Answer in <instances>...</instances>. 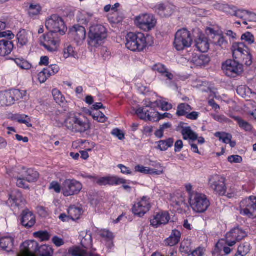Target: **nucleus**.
<instances>
[{
	"instance_id": "0eeeda50",
	"label": "nucleus",
	"mask_w": 256,
	"mask_h": 256,
	"mask_svg": "<svg viewBox=\"0 0 256 256\" xmlns=\"http://www.w3.org/2000/svg\"><path fill=\"white\" fill-rule=\"evenodd\" d=\"M188 203L192 210L197 213L205 212L210 206V202L207 196L200 192L192 195Z\"/></svg>"
},
{
	"instance_id": "393cba45",
	"label": "nucleus",
	"mask_w": 256,
	"mask_h": 256,
	"mask_svg": "<svg viewBox=\"0 0 256 256\" xmlns=\"http://www.w3.org/2000/svg\"><path fill=\"white\" fill-rule=\"evenodd\" d=\"M156 10L162 17H169L175 10V6L170 4H160L155 6Z\"/></svg>"
},
{
	"instance_id": "c03bdc74",
	"label": "nucleus",
	"mask_w": 256,
	"mask_h": 256,
	"mask_svg": "<svg viewBox=\"0 0 256 256\" xmlns=\"http://www.w3.org/2000/svg\"><path fill=\"white\" fill-rule=\"evenodd\" d=\"M90 115L92 116L93 119L99 122H104L107 120V117L100 111L90 112Z\"/></svg>"
},
{
	"instance_id": "9b49d317",
	"label": "nucleus",
	"mask_w": 256,
	"mask_h": 256,
	"mask_svg": "<svg viewBox=\"0 0 256 256\" xmlns=\"http://www.w3.org/2000/svg\"><path fill=\"white\" fill-rule=\"evenodd\" d=\"M240 212L249 218L256 217V196H250L240 201L239 204Z\"/></svg>"
},
{
	"instance_id": "2f4dec72",
	"label": "nucleus",
	"mask_w": 256,
	"mask_h": 256,
	"mask_svg": "<svg viewBox=\"0 0 256 256\" xmlns=\"http://www.w3.org/2000/svg\"><path fill=\"white\" fill-rule=\"evenodd\" d=\"M152 70L160 74L162 76H164L169 80H172L174 78L173 74L168 71L166 66L160 63L156 64L153 66Z\"/></svg>"
},
{
	"instance_id": "69168bd1",
	"label": "nucleus",
	"mask_w": 256,
	"mask_h": 256,
	"mask_svg": "<svg viewBox=\"0 0 256 256\" xmlns=\"http://www.w3.org/2000/svg\"><path fill=\"white\" fill-rule=\"evenodd\" d=\"M118 167L120 170V172L122 174H133V172L130 170V168L122 164H120L118 166Z\"/></svg>"
},
{
	"instance_id": "4c0bfd02",
	"label": "nucleus",
	"mask_w": 256,
	"mask_h": 256,
	"mask_svg": "<svg viewBox=\"0 0 256 256\" xmlns=\"http://www.w3.org/2000/svg\"><path fill=\"white\" fill-rule=\"evenodd\" d=\"M192 107L186 103H182L178 105L176 114L178 116H186L192 110Z\"/></svg>"
},
{
	"instance_id": "6ab92c4d",
	"label": "nucleus",
	"mask_w": 256,
	"mask_h": 256,
	"mask_svg": "<svg viewBox=\"0 0 256 256\" xmlns=\"http://www.w3.org/2000/svg\"><path fill=\"white\" fill-rule=\"evenodd\" d=\"M38 246L35 240H26L21 244L18 256H36Z\"/></svg>"
},
{
	"instance_id": "4d7b16f0",
	"label": "nucleus",
	"mask_w": 256,
	"mask_h": 256,
	"mask_svg": "<svg viewBox=\"0 0 256 256\" xmlns=\"http://www.w3.org/2000/svg\"><path fill=\"white\" fill-rule=\"evenodd\" d=\"M50 77V75L45 70V68H44L38 75V79L41 84L45 82Z\"/></svg>"
},
{
	"instance_id": "412c9836",
	"label": "nucleus",
	"mask_w": 256,
	"mask_h": 256,
	"mask_svg": "<svg viewBox=\"0 0 256 256\" xmlns=\"http://www.w3.org/2000/svg\"><path fill=\"white\" fill-rule=\"evenodd\" d=\"M20 223L26 228H30L36 223V216L28 209L22 211L20 215Z\"/></svg>"
},
{
	"instance_id": "a211bd4d",
	"label": "nucleus",
	"mask_w": 256,
	"mask_h": 256,
	"mask_svg": "<svg viewBox=\"0 0 256 256\" xmlns=\"http://www.w3.org/2000/svg\"><path fill=\"white\" fill-rule=\"evenodd\" d=\"M246 236V232L241 228L239 226L234 228L226 234L225 243L228 246H232Z\"/></svg>"
},
{
	"instance_id": "bf43d9fd",
	"label": "nucleus",
	"mask_w": 256,
	"mask_h": 256,
	"mask_svg": "<svg viewBox=\"0 0 256 256\" xmlns=\"http://www.w3.org/2000/svg\"><path fill=\"white\" fill-rule=\"evenodd\" d=\"M49 188L50 190H54L56 193H60L61 190H62V186L56 181H52L50 185Z\"/></svg>"
},
{
	"instance_id": "5701e85b",
	"label": "nucleus",
	"mask_w": 256,
	"mask_h": 256,
	"mask_svg": "<svg viewBox=\"0 0 256 256\" xmlns=\"http://www.w3.org/2000/svg\"><path fill=\"white\" fill-rule=\"evenodd\" d=\"M70 34L78 45H81L86 38V28L79 25L74 26L71 29Z\"/></svg>"
},
{
	"instance_id": "a18cd8bd",
	"label": "nucleus",
	"mask_w": 256,
	"mask_h": 256,
	"mask_svg": "<svg viewBox=\"0 0 256 256\" xmlns=\"http://www.w3.org/2000/svg\"><path fill=\"white\" fill-rule=\"evenodd\" d=\"M42 10V8L40 4H31L28 10V14L30 17L34 18L40 14Z\"/></svg>"
},
{
	"instance_id": "c9c22d12",
	"label": "nucleus",
	"mask_w": 256,
	"mask_h": 256,
	"mask_svg": "<svg viewBox=\"0 0 256 256\" xmlns=\"http://www.w3.org/2000/svg\"><path fill=\"white\" fill-rule=\"evenodd\" d=\"M174 142V138H169L165 140H160L157 142L156 148L160 151H166L168 148H172Z\"/></svg>"
},
{
	"instance_id": "6e6552de",
	"label": "nucleus",
	"mask_w": 256,
	"mask_h": 256,
	"mask_svg": "<svg viewBox=\"0 0 256 256\" xmlns=\"http://www.w3.org/2000/svg\"><path fill=\"white\" fill-rule=\"evenodd\" d=\"M45 24L49 32L63 36L67 31V27L64 20L58 14H52L48 18Z\"/></svg>"
},
{
	"instance_id": "052dcab7",
	"label": "nucleus",
	"mask_w": 256,
	"mask_h": 256,
	"mask_svg": "<svg viewBox=\"0 0 256 256\" xmlns=\"http://www.w3.org/2000/svg\"><path fill=\"white\" fill-rule=\"evenodd\" d=\"M111 134L112 135L118 138L120 140H123L124 138V134L118 128L112 130Z\"/></svg>"
},
{
	"instance_id": "680f3d73",
	"label": "nucleus",
	"mask_w": 256,
	"mask_h": 256,
	"mask_svg": "<svg viewBox=\"0 0 256 256\" xmlns=\"http://www.w3.org/2000/svg\"><path fill=\"white\" fill-rule=\"evenodd\" d=\"M228 160L230 163L238 164L242 162V158L238 155H232L228 157Z\"/></svg>"
},
{
	"instance_id": "c756f323",
	"label": "nucleus",
	"mask_w": 256,
	"mask_h": 256,
	"mask_svg": "<svg viewBox=\"0 0 256 256\" xmlns=\"http://www.w3.org/2000/svg\"><path fill=\"white\" fill-rule=\"evenodd\" d=\"M150 110H154L151 108V104L145 108H140L136 112L138 117L142 120H152L151 114Z\"/></svg>"
},
{
	"instance_id": "864d4df0",
	"label": "nucleus",
	"mask_w": 256,
	"mask_h": 256,
	"mask_svg": "<svg viewBox=\"0 0 256 256\" xmlns=\"http://www.w3.org/2000/svg\"><path fill=\"white\" fill-rule=\"evenodd\" d=\"M45 70L48 74L50 76H54L60 70V67L57 64H51L45 68Z\"/></svg>"
},
{
	"instance_id": "1a4fd4ad",
	"label": "nucleus",
	"mask_w": 256,
	"mask_h": 256,
	"mask_svg": "<svg viewBox=\"0 0 256 256\" xmlns=\"http://www.w3.org/2000/svg\"><path fill=\"white\" fill-rule=\"evenodd\" d=\"M40 44L48 52H57L60 46V40L58 34L48 32L43 34L40 39Z\"/></svg>"
},
{
	"instance_id": "cd10ccee",
	"label": "nucleus",
	"mask_w": 256,
	"mask_h": 256,
	"mask_svg": "<svg viewBox=\"0 0 256 256\" xmlns=\"http://www.w3.org/2000/svg\"><path fill=\"white\" fill-rule=\"evenodd\" d=\"M182 234L178 230H172L170 236L164 241L165 246H174L176 245L180 242Z\"/></svg>"
},
{
	"instance_id": "f704fd0d",
	"label": "nucleus",
	"mask_w": 256,
	"mask_h": 256,
	"mask_svg": "<svg viewBox=\"0 0 256 256\" xmlns=\"http://www.w3.org/2000/svg\"><path fill=\"white\" fill-rule=\"evenodd\" d=\"M181 134L184 140L189 139L194 141L198 138V134L192 130L190 126L183 128L182 130Z\"/></svg>"
},
{
	"instance_id": "79ce46f5",
	"label": "nucleus",
	"mask_w": 256,
	"mask_h": 256,
	"mask_svg": "<svg viewBox=\"0 0 256 256\" xmlns=\"http://www.w3.org/2000/svg\"><path fill=\"white\" fill-rule=\"evenodd\" d=\"M213 43L222 49L226 48L228 44V42L225 40L224 36L219 34L214 36Z\"/></svg>"
},
{
	"instance_id": "7ed1b4c3",
	"label": "nucleus",
	"mask_w": 256,
	"mask_h": 256,
	"mask_svg": "<svg viewBox=\"0 0 256 256\" xmlns=\"http://www.w3.org/2000/svg\"><path fill=\"white\" fill-rule=\"evenodd\" d=\"M108 37V30L102 24H94L90 28L88 42L90 46L97 48L104 43Z\"/></svg>"
},
{
	"instance_id": "72a5a7b5",
	"label": "nucleus",
	"mask_w": 256,
	"mask_h": 256,
	"mask_svg": "<svg viewBox=\"0 0 256 256\" xmlns=\"http://www.w3.org/2000/svg\"><path fill=\"white\" fill-rule=\"evenodd\" d=\"M69 252L74 256H100L98 254L88 252L80 246H74L69 249Z\"/></svg>"
},
{
	"instance_id": "c85d7f7f",
	"label": "nucleus",
	"mask_w": 256,
	"mask_h": 256,
	"mask_svg": "<svg viewBox=\"0 0 256 256\" xmlns=\"http://www.w3.org/2000/svg\"><path fill=\"white\" fill-rule=\"evenodd\" d=\"M16 46L18 48H22L28 44L29 42L28 34L24 29L20 30L16 36Z\"/></svg>"
},
{
	"instance_id": "e2e57ef3",
	"label": "nucleus",
	"mask_w": 256,
	"mask_h": 256,
	"mask_svg": "<svg viewBox=\"0 0 256 256\" xmlns=\"http://www.w3.org/2000/svg\"><path fill=\"white\" fill-rule=\"evenodd\" d=\"M250 14L248 11L244 10H238L236 9L234 12V16L238 18H242L246 14Z\"/></svg>"
},
{
	"instance_id": "f3484780",
	"label": "nucleus",
	"mask_w": 256,
	"mask_h": 256,
	"mask_svg": "<svg viewBox=\"0 0 256 256\" xmlns=\"http://www.w3.org/2000/svg\"><path fill=\"white\" fill-rule=\"evenodd\" d=\"M170 202L172 206L176 208L177 212L180 214H186L190 210L186 196L182 192L172 194Z\"/></svg>"
},
{
	"instance_id": "f257e3e1",
	"label": "nucleus",
	"mask_w": 256,
	"mask_h": 256,
	"mask_svg": "<svg viewBox=\"0 0 256 256\" xmlns=\"http://www.w3.org/2000/svg\"><path fill=\"white\" fill-rule=\"evenodd\" d=\"M88 118L82 114H70L64 120L62 126L72 132L83 134L91 129Z\"/></svg>"
},
{
	"instance_id": "f8f14e48",
	"label": "nucleus",
	"mask_w": 256,
	"mask_h": 256,
	"mask_svg": "<svg viewBox=\"0 0 256 256\" xmlns=\"http://www.w3.org/2000/svg\"><path fill=\"white\" fill-rule=\"evenodd\" d=\"M93 184L99 186H118L120 184H126V180L119 178L116 176H106L100 177L96 174L90 175V178Z\"/></svg>"
},
{
	"instance_id": "20e7f679",
	"label": "nucleus",
	"mask_w": 256,
	"mask_h": 256,
	"mask_svg": "<svg viewBox=\"0 0 256 256\" xmlns=\"http://www.w3.org/2000/svg\"><path fill=\"white\" fill-rule=\"evenodd\" d=\"M232 50L234 59L242 64L250 66L252 63V56L250 48L243 42L233 44Z\"/></svg>"
},
{
	"instance_id": "a19ab883",
	"label": "nucleus",
	"mask_w": 256,
	"mask_h": 256,
	"mask_svg": "<svg viewBox=\"0 0 256 256\" xmlns=\"http://www.w3.org/2000/svg\"><path fill=\"white\" fill-rule=\"evenodd\" d=\"M210 62V58L206 55L201 54L194 60V64L197 66H204Z\"/></svg>"
},
{
	"instance_id": "b1692460",
	"label": "nucleus",
	"mask_w": 256,
	"mask_h": 256,
	"mask_svg": "<svg viewBox=\"0 0 256 256\" xmlns=\"http://www.w3.org/2000/svg\"><path fill=\"white\" fill-rule=\"evenodd\" d=\"M21 98L22 96L20 91L19 90H14L6 92L2 101L6 106H10Z\"/></svg>"
},
{
	"instance_id": "aec40b11",
	"label": "nucleus",
	"mask_w": 256,
	"mask_h": 256,
	"mask_svg": "<svg viewBox=\"0 0 256 256\" xmlns=\"http://www.w3.org/2000/svg\"><path fill=\"white\" fill-rule=\"evenodd\" d=\"M26 203L21 192L18 190L12 191L9 195L8 204L14 209L20 208L25 206Z\"/></svg>"
},
{
	"instance_id": "39448f33",
	"label": "nucleus",
	"mask_w": 256,
	"mask_h": 256,
	"mask_svg": "<svg viewBox=\"0 0 256 256\" xmlns=\"http://www.w3.org/2000/svg\"><path fill=\"white\" fill-rule=\"evenodd\" d=\"M192 38L190 31L183 28L179 30L175 34L173 46L178 51H182L191 47Z\"/></svg>"
},
{
	"instance_id": "37998d69",
	"label": "nucleus",
	"mask_w": 256,
	"mask_h": 256,
	"mask_svg": "<svg viewBox=\"0 0 256 256\" xmlns=\"http://www.w3.org/2000/svg\"><path fill=\"white\" fill-rule=\"evenodd\" d=\"M214 136L217 138H218L220 141H222L225 144H228L232 138L231 134L225 132H216L215 133Z\"/></svg>"
},
{
	"instance_id": "58836bf2",
	"label": "nucleus",
	"mask_w": 256,
	"mask_h": 256,
	"mask_svg": "<svg viewBox=\"0 0 256 256\" xmlns=\"http://www.w3.org/2000/svg\"><path fill=\"white\" fill-rule=\"evenodd\" d=\"M54 250L52 248L47 245L38 246L36 256H53Z\"/></svg>"
},
{
	"instance_id": "a878e982",
	"label": "nucleus",
	"mask_w": 256,
	"mask_h": 256,
	"mask_svg": "<svg viewBox=\"0 0 256 256\" xmlns=\"http://www.w3.org/2000/svg\"><path fill=\"white\" fill-rule=\"evenodd\" d=\"M14 238L12 236H4L0 238V248L6 252L13 250L14 246Z\"/></svg>"
},
{
	"instance_id": "473e14b6",
	"label": "nucleus",
	"mask_w": 256,
	"mask_h": 256,
	"mask_svg": "<svg viewBox=\"0 0 256 256\" xmlns=\"http://www.w3.org/2000/svg\"><path fill=\"white\" fill-rule=\"evenodd\" d=\"M22 170H24V177L26 180L28 182H34L37 180L39 177V174L38 172L33 168H27L24 166L22 168Z\"/></svg>"
},
{
	"instance_id": "9d476101",
	"label": "nucleus",
	"mask_w": 256,
	"mask_h": 256,
	"mask_svg": "<svg viewBox=\"0 0 256 256\" xmlns=\"http://www.w3.org/2000/svg\"><path fill=\"white\" fill-rule=\"evenodd\" d=\"M15 37L11 30L0 32V38H6L0 40V56L5 57L11 54L14 50V45L12 40Z\"/></svg>"
},
{
	"instance_id": "4468645a",
	"label": "nucleus",
	"mask_w": 256,
	"mask_h": 256,
	"mask_svg": "<svg viewBox=\"0 0 256 256\" xmlns=\"http://www.w3.org/2000/svg\"><path fill=\"white\" fill-rule=\"evenodd\" d=\"M151 208L150 198L148 196H144L137 200L132 210L134 216L142 218L150 210Z\"/></svg>"
},
{
	"instance_id": "dca6fc26",
	"label": "nucleus",
	"mask_w": 256,
	"mask_h": 256,
	"mask_svg": "<svg viewBox=\"0 0 256 256\" xmlns=\"http://www.w3.org/2000/svg\"><path fill=\"white\" fill-rule=\"evenodd\" d=\"M240 63L235 59L228 60L222 64V69L228 76L236 78L243 72L242 64Z\"/></svg>"
},
{
	"instance_id": "e433bc0d",
	"label": "nucleus",
	"mask_w": 256,
	"mask_h": 256,
	"mask_svg": "<svg viewBox=\"0 0 256 256\" xmlns=\"http://www.w3.org/2000/svg\"><path fill=\"white\" fill-rule=\"evenodd\" d=\"M12 120L20 124H25L28 128L32 127L30 118L26 114H15L12 116Z\"/></svg>"
},
{
	"instance_id": "49530a36",
	"label": "nucleus",
	"mask_w": 256,
	"mask_h": 256,
	"mask_svg": "<svg viewBox=\"0 0 256 256\" xmlns=\"http://www.w3.org/2000/svg\"><path fill=\"white\" fill-rule=\"evenodd\" d=\"M182 253L188 254L191 252V242L189 240H184L180 244V248Z\"/></svg>"
},
{
	"instance_id": "774afa93",
	"label": "nucleus",
	"mask_w": 256,
	"mask_h": 256,
	"mask_svg": "<svg viewBox=\"0 0 256 256\" xmlns=\"http://www.w3.org/2000/svg\"><path fill=\"white\" fill-rule=\"evenodd\" d=\"M200 112H189L187 116H186V118L192 120H197L200 116Z\"/></svg>"
},
{
	"instance_id": "ddd939ff",
	"label": "nucleus",
	"mask_w": 256,
	"mask_h": 256,
	"mask_svg": "<svg viewBox=\"0 0 256 256\" xmlns=\"http://www.w3.org/2000/svg\"><path fill=\"white\" fill-rule=\"evenodd\" d=\"M82 184L74 178L66 179L62 184V193L64 196L78 194L82 190Z\"/></svg>"
},
{
	"instance_id": "603ef678",
	"label": "nucleus",
	"mask_w": 256,
	"mask_h": 256,
	"mask_svg": "<svg viewBox=\"0 0 256 256\" xmlns=\"http://www.w3.org/2000/svg\"><path fill=\"white\" fill-rule=\"evenodd\" d=\"M250 250V244L248 243L244 242L240 244L238 248V252L241 256H246Z\"/></svg>"
},
{
	"instance_id": "09e8293b",
	"label": "nucleus",
	"mask_w": 256,
	"mask_h": 256,
	"mask_svg": "<svg viewBox=\"0 0 256 256\" xmlns=\"http://www.w3.org/2000/svg\"><path fill=\"white\" fill-rule=\"evenodd\" d=\"M92 240L91 235H86L81 240V244L83 248L82 250H86V251L88 249L90 248L92 246Z\"/></svg>"
},
{
	"instance_id": "f03ea898",
	"label": "nucleus",
	"mask_w": 256,
	"mask_h": 256,
	"mask_svg": "<svg viewBox=\"0 0 256 256\" xmlns=\"http://www.w3.org/2000/svg\"><path fill=\"white\" fill-rule=\"evenodd\" d=\"M148 36L141 32H130L126 36V48L134 52H143L147 47L150 46L148 42Z\"/></svg>"
},
{
	"instance_id": "2eb2a0df",
	"label": "nucleus",
	"mask_w": 256,
	"mask_h": 256,
	"mask_svg": "<svg viewBox=\"0 0 256 256\" xmlns=\"http://www.w3.org/2000/svg\"><path fill=\"white\" fill-rule=\"evenodd\" d=\"M134 23L140 30L149 32L156 26V20L152 14H146L136 17Z\"/></svg>"
},
{
	"instance_id": "0e129e2a",
	"label": "nucleus",
	"mask_w": 256,
	"mask_h": 256,
	"mask_svg": "<svg viewBox=\"0 0 256 256\" xmlns=\"http://www.w3.org/2000/svg\"><path fill=\"white\" fill-rule=\"evenodd\" d=\"M224 9L226 13L233 16L236 7L232 5H225Z\"/></svg>"
},
{
	"instance_id": "423d86ee",
	"label": "nucleus",
	"mask_w": 256,
	"mask_h": 256,
	"mask_svg": "<svg viewBox=\"0 0 256 256\" xmlns=\"http://www.w3.org/2000/svg\"><path fill=\"white\" fill-rule=\"evenodd\" d=\"M226 179L222 176L214 174L208 178V185L214 193L219 196H225L227 191Z\"/></svg>"
},
{
	"instance_id": "3c124183",
	"label": "nucleus",
	"mask_w": 256,
	"mask_h": 256,
	"mask_svg": "<svg viewBox=\"0 0 256 256\" xmlns=\"http://www.w3.org/2000/svg\"><path fill=\"white\" fill-rule=\"evenodd\" d=\"M234 120L238 122L240 127L246 132H250L252 130V125L247 122L244 121L238 116L234 117Z\"/></svg>"
},
{
	"instance_id": "6e6d98bb",
	"label": "nucleus",
	"mask_w": 256,
	"mask_h": 256,
	"mask_svg": "<svg viewBox=\"0 0 256 256\" xmlns=\"http://www.w3.org/2000/svg\"><path fill=\"white\" fill-rule=\"evenodd\" d=\"M241 39L247 42L249 44H252L254 42V35L248 32L242 34Z\"/></svg>"
},
{
	"instance_id": "4be33fe9",
	"label": "nucleus",
	"mask_w": 256,
	"mask_h": 256,
	"mask_svg": "<svg viewBox=\"0 0 256 256\" xmlns=\"http://www.w3.org/2000/svg\"><path fill=\"white\" fill-rule=\"evenodd\" d=\"M170 220V216L168 212H160L156 213L153 218L150 220V225L157 228L162 225L167 224Z\"/></svg>"
},
{
	"instance_id": "5fc2aeb1",
	"label": "nucleus",
	"mask_w": 256,
	"mask_h": 256,
	"mask_svg": "<svg viewBox=\"0 0 256 256\" xmlns=\"http://www.w3.org/2000/svg\"><path fill=\"white\" fill-rule=\"evenodd\" d=\"M76 56V54L74 51V48L71 46H69L66 48H64V56L65 58H68L69 57H74Z\"/></svg>"
},
{
	"instance_id": "ea45409f",
	"label": "nucleus",
	"mask_w": 256,
	"mask_h": 256,
	"mask_svg": "<svg viewBox=\"0 0 256 256\" xmlns=\"http://www.w3.org/2000/svg\"><path fill=\"white\" fill-rule=\"evenodd\" d=\"M52 94L54 100L59 105L61 106L66 102L65 97L58 88H54L52 90Z\"/></svg>"
},
{
	"instance_id": "338daca9",
	"label": "nucleus",
	"mask_w": 256,
	"mask_h": 256,
	"mask_svg": "<svg viewBox=\"0 0 256 256\" xmlns=\"http://www.w3.org/2000/svg\"><path fill=\"white\" fill-rule=\"evenodd\" d=\"M135 171L144 174H148L149 168H147L141 165H137L135 166Z\"/></svg>"
},
{
	"instance_id": "8fccbe9b",
	"label": "nucleus",
	"mask_w": 256,
	"mask_h": 256,
	"mask_svg": "<svg viewBox=\"0 0 256 256\" xmlns=\"http://www.w3.org/2000/svg\"><path fill=\"white\" fill-rule=\"evenodd\" d=\"M34 236L41 241H48L50 239V235L47 231H38L34 232Z\"/></svg>"
},
{
	"instance_id": "13d9d810",
	"label": "nucleus",
	"mask_w": 256,
	"mask_h": 256,
	"mask_svg": "<svg viewBox=\"0 0 256 256\" xmlns=\"http://www.w3.org/2000/svg\"><path fill=\"white\" fill-rule=\"evenodd\" d=\"M27 182L26 180L25 177L23 178H18L16 179V186L21 188H23L24 189L29 188V186L26 182Z\"/></svg>"
},
{
	"instance_id": "de8ad7c7",
	"label": "nucleus",
	"mask_w": 256,
	"mask_h": 256,
	"mask_svg": "<svg viewBox=\"0 0 256 256\" xmlns=\"http://www.w3.org/2000/svg\"><path fill=\"white\" fill-rule=\"evenodd\" d=\"M17 66L23 70H30L32 68V64L28 61L24 59L16 58L12 59Z\"/></svg>"
},
{
	"instance_id": "7c9ffc66",
	"label": "nucleus",
	"mask_w": 256,
	"mask_h": 256,
	"mask_svg": "<svg viewBox=\"0 0 256 256\" xmlns=\"http://www.w3.org/2000/svg\"><path fill=\"white\" fill-rule=\"evenodd\" d=\"M83 212L84 211L82 208L76 206L74 205L70 206L68 210L69 216H70V219L74 221L79 220L83 214Z\"/></svg>"
},
{
	"instance_id": "bb28decb",
	"label": "nucleus",
	"mask_w": 256,
	"mask_h": 256,
	"mask_svg": "<svg viewBox=\"0 0 256 256\" xmlns=\"http://www.w3.org/2000/svg\"><path fill=\"white\" fill-rule=\"evenodd\" d=\"M195 45L198 50L204 53L208 51L210 48V44L208 39L204 34H201L199 38L196 39Z\"/></svg>"
}]
</instances>
